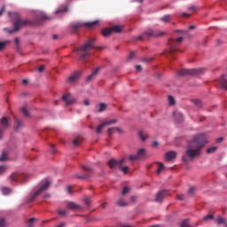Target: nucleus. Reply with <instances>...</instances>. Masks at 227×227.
I'll return each instance as SVG.
<instances>
[{"label":"nucleus","mask_w":227,"mask_h":227,"mask_svg":"<svg viewBox=\"0 0 227 227\" xmlns=\"http://www.w3.org/2000/svg\"><path fill=\"white\" fill-rule=\"evenodd\" d=\"M162 171H164V164L163 163H158V169H157V173H162Z\"/></svg>","instance_id":"e433bc0d"},{"label":"nucleus","mask_w":227,"mask_h":227,"mask_svg":"<svg viewBox=\"0 0 227 227\" xmlns=\"http://www.w3.org/2000/svg\"><path fill=\"white\" fill-rule=\"evenodd\" d=\"M10 41L0 42V51H3L6 45H9Z\"/></svg>","instance_id":"f704fd0d"},{"label":"nucleus","mask_w":227,"mask_h":227,"mask_svg":"<svg viewBox=\"0 0 227 227\" xmlns=\"http://www.w3.org/2000/svg\"><path fill=\"white\" fill-rule=\"evenodd\" d=\"M62 100L66 103L67 106H73V104H75L76 100L75 98H72V95L66 94L62 96Z\"/></svg>","instance_id":"4468645a"},{"label":"nucleus","mask_w":227,"mask_h":227,"mask_svg":"<svg viewBox=\"0 0 227 227\" xmlns=\"http://www.w3.org/2000/svg\"><path fill=\"white\" fill-rule=\"evenodd\" d=\"M181 17H183V18L191 17V13L183 12V13L181 14Z\"/></svg>","instance_id":"bf43d9fd"},{"label":"nucleus","mask_w":227,"mask_h":227,"mask_svg":"<svg viewBox=\"0 0 227 227\" xmlns=\"http://www.w3.org/2000/svg\"><path fill=\"white\" fill-rule=\"evenodd\" d=\"M58 214L59 215H67V211H65V210H58Z\"/></svg>","instance_id":"864d4df0"},{"label":"nucleus","mask_w":227,"mask_h":227,"mask_svg":"<svg viewBox=\"0 0 227 227\" xmlns=\"http://www.w3.org/2000/svg\"><path fill=\"white\" fill-rule=\"evenodd\" d=\"M8 160V153L4 152L0 157V161L4 162V160Z\"/></svg>","instance_id":"2f4dec72"},{"label":"nucleus","mask_w":227,"mask_h":227,"mask_svg":"<svg viewBox=\"0 0 227 227\" xmlns=\"http://www.w3.org/2000/svg\"><path fill=\"white\" fill-rule=\"evenodd\" d=\"M21 111H22V113H23V114H24L25 116H27V118H29V117L31 116V114H29V112L27 111V109L26 107H23V108L21 109Z\"/></svg>","instance_id":"ea45409f"},{"label":"nucleus","mask_w":227,"mask_h":227,"mask_svg":"<svg viewBox=\"0 0 227 227\" xmlns=\"http://www.w3.org/2000/svg\"><path fill=\"white\" fill-rule=\"evenodd\" d=\"M73 145H74V146H79L81 145V138H75L73 141Z\"/></svg>","instance_id":"37998d69"},{"label":"nucleus","mask_w":227,"mask_h":227,"mask_svg":"<svg viewBox=\"0 0 227 227\" xmlns=\"http://www.w3.org/2000/svg\"><path fill=\"white\" fill-rule=\"evenodd\" d=\"M134 56H136V52L131 51V52L129 53V61H130V59H134Z\"/></svg>","instance_id":"5fc2aeb1"},{"label":"nucleus","mask_w":227,"mask_h":227,"mask_svg":"<svg viewBox=\"0 0 227 227\" xmlns=\"http://www.w3.org/2000/svg\"><path fill=\"white\" fill-rule=\"evenodd\" d=\"M106 109H107V105H106V103H101L99 105L98 113H104V111H106Z\"/></svg>","instance_id":"c756f323"},{"label":"nucleus","mask_w":227,"mask_h":227,"mask_svg":"<svg viewBox=\"0 0 227 227\" xmlns=\"http://www.w3.org/2000/svg\"><path fill=\"white\" fill-rule=\"evenodd\" d=\"M184 41V37H179L176 40H169L168 43L170 45V48L165 52V54H168L169 56H173L176 51H178V44L182 43Z\"/></svg>","instance_id":"6e6552de"},{"label":"nucleus","mask_w":227,"mask_h":227,"mask_svg":"<svg viewBox=\"0 0 227 227\" xmlns=\"http://www.w3.org/2000/svg\"><path fill=\"white\" fill-rule=\"evenodd\" d=\"M43 70H45V66H43V65L40 66L38 68V72L42 73V72H43Z\"/></svg>","instance_id":"4d7b16f0"},{"label":"nucleus","mask_w":227,"mask_h":227,"mask_svg":"<svg viewBox=\"0 0 227 227\" xmlns=\"http://www.w3.org/2000/svg\"><path fill=\"white\" fill-rule=\"evenodd\" d=\"M104 123H105V125H114V123H118V120L114 119L112 121H105Z\"/></svg>","instance_id":"58836bf2"},{"label":"nucleus","mask_w":227,"mask_h":227,"mask_svg":"<svg viewBox=\"0 0 227 227\" xmlns=\"http://www.w3.org/2000/svg\"><path fill=\"white\" fill-rule=\"evenodd\" d=\"M164 35H166V32L149 29L145 31L143 35H139L138 37H137V40H143L144 36H145L146 38H160V36H164Z\"/></svg>","instance_id":"423d86ee"},{"label":"nucleus","mask_w":227,"mask_h":227,"mask_svg":"<svg viewBox=\"0 0 227 227\" xmlns=\"http://www.w3.org/2000/svg\"><path fill=\"white\" fill-rule=\"evenodd\" d=\"M136 70L137 72H141L143 70V68L141 67V66H136Z\"/></svg>","instance_id":"e2e57ef3"},{"label":"nucleus","mask_w":227,"mask_h":227,"mask_svg":"<svg viewBox=\"0 0 227 227\" xmlns=\"http://www.w3.org/2000/svg\"><path fill=\"white\" fill-rule=\"evenodd\" d=\"M35 218H30V219L28 220V222L30 223V224H32V223H35Z\"/></svg>","instance_id":"774afa93"},{"label":"nucleus","mask_w":227,"mask_h":227,"mask_svg":"<svg viewBox=\"0 0 227 227\" xmlns=\"http://www.w3.org/2000/svg\"><path fill=\"white\" fill-rule=\"evenodd\" d=\"M9 17H12L13 19V27L12 29L9 30V34L12 35V33H15V31H19V29H22V27H25V26H29L31 22L27 20H22L20 17V14L19 12H9Z\"/></svg>","instance_id":"f03ea898"},{"label":"nucleus","mask_w":227,"mask_h":227,"mask_svg":"<svg viewBox=\"0 0 227 227\" xmlns=\"http://www.w3.org/2000/svg\"><path fill=\"white\" fill-rule=\"evenodd\" d=\"M136 200H137V197H136V196H132V197L130 198L131 203H136Z\"/></svg>","instance_id":"69168bd1"},{"label":"nucleus","mask_w":227,"mask_h":227,"mask_svg":"<svg viewBox=\"0 0 227 227\" xmlns=\"http://www.w3.org/2000/svg\"><path fill=\"white\" fill-rule=\"evenodd\" d=\"M215 152H217V146H212L207 150V153H215Z\"/></svg>","instance_id":"72a5a7b5"},{"label":"nucleus","mask_w":227,"mask_h":227,"mask_svg":"<svg viewBox=\"0 0 227 227\" xmlns=\"http://www.w3.org/2000/svg\"><path fill=\"white\" fill-rule=\"evenodd\" d=\"M83 104H84V106H90V100L89 99H85L83 101Z\"/></svg>","instance_id":"338daca9"},{"label":"nucleus","mask_w":227,"mask_h":227,"mask_svg":"<svg viewBox=\"0 0 227 227\" xmlns=\"http://www.w3.org/2000/svg\"><path fill=\"white\" fill-rule=\"evenodd\" d=\"M6 166H0V175H3V173L6 172Z\"/></svg>","instance_id":"09e8293b"},{"label":"nucleus","mask_w":227,"mask_h":227,"mask_svg":"<svg viewBox=\"0 0 227 227\" xmlns=\"http://www.w3.org/2000/svg\"><path fill=\"white\" fill-rule=\"evenodd\" d=\"M196 192V187L192 186L189 189V194L190 196H192Z\"/></svg>","instance_id":"de8ad7c7"},{"label":"nucleus","mask_w":227,"mask_h":227,"mask_svg":"<svg viewBox=\"0 0 227 227\" xmlns=\"http://www.w3.org/2000/svg\"><path fill=\"white\" fill-rule=\"evenodd\" d=\"M114 132H116V129H114V128H110V129H108V130H107V134H108V136H113V134H114Z\"/></svg>","instance_id":"a19ab883"},{"label":"nucleus","mask_w":227,"mask_h":227,"mask_svg":"<svg viewBox=\"0 0 227 227\" xmlns=\"http://www.w3.org/2000/svg\"><path fill=\"white\" fill-rule=\"evenodd\" d=\"M107 164L110 169H114V168H116L117 166H120V161L112 158L108 160Z\"/></svg>","instance_id":"aec40b11"},{"label":"nucleus","mask_w":227,"mask_h":227,"mask_svg":"<svg viewBox=\"0 0 227 227\" xmlns=\"http://www.w3.org/2000/svg\"><path fill=\"white\" fill-rule=\"evenodd\" d=\"M176 200H178L179 201H184V200H185V195L184 194L176 195Z\"/></svg>","instance_id":"49530a36"},{"label":"nucleus","mask_w":227,"mask_h":227,"mask_svg":"<svg viewBox=\"0 0 227 227\" xmlns=\"http://www.w3.org/2000/svg\"><path fill=\"white\" fill-rule=\"evenodd\" d=\"M129 192H130V188L129 186H125L122 190V196H125V194H129Z\"/></svg>","instance_id":"4c0bfd02"},{"label":"nucleus","mask_w":227,"mask_h":227,"mask_svg":"<svg viewBox=\"0 0 227 227\" xmlns=\"http://www.w3.org/2000/svg\"><path fill=\"white\" fill-rule=\"evenodd\" d=\"M174 159H176V152L170 151L166 153L165 160L169 161V160H173Z\"/></svg>","instance_id":"f3484780"},{"label":"nucleus","mask_w":227,"mask_h":227,"mask_svg":"<svg viewBox=\"0 0 227 227\" xmlns=\"http://www.w3.org/2000/svg\"><path fill=\"white\" fill-rule=\"evenodd\" d=\"M116 205H118V207H129V202L125 201L122 198H120L117 200Z\"/></svg>","instance_id":"b1692460"},{"label":"nucleus","mask_w":227,"mask_h":227,"mask_svg":"<svg viewBox=\"0 0 227 227\" xmlns=\"http://www.w3.org/2000/svg\"><path fill=\"white\" fill-rule=\"evenodd\" d=\"M192 102L196 107H198V109H201L203 107V103L200 99H192Z\"/></svg>","instance_id":"393cba45"},{"label":"nucleus","mask_w":227,"mask_h":227,"mask_svg":"<svg viewBox=\"0 0 227 227\" xmlns=\"http://www.w3.org/2000/svg\"><path fill=\"white\" fill-rule=\"evenodd\" d=\"M92 49H95V38H90L88 42H86L82 46L78 48L76 51L79 54V56L82 59H84L88 56H90V51H92Z\"/></svg>","instance_id":"7ed1b4c3"},{"label":"nucleus","mask_w":227,"mask_h":227,"mask_svg":"<svg viewBox=\"0 0 227 227\" xmlns=\"http://www.w3.org/2000/svg\"><path fill=\"white\" fill-rule=\"evenodd\" d=\"M81 77V72H74L73 73L69 78H68V82L70 84H74V82H75V81H77L79 78Z\"/></svg>","instance_id":"dca6fc26"},{"label":"nucleus","mask_w":227,"mask_h":227,"mask_svg":"<svg viewBox=\"0 0 227 227\" xmlns=\"http://www.w3.org/2000/svg\"><path fill=\"white\" fill-rule=\"evenodd\" d=\"M75 176L78 178V180H88V178H91V174H84V175H79L76 174Z\"/></svg>","instance_id":"4be33fe9"},{"label":"nucleus","mask_w":227,"mask_h":227,"mask_svg":"<svg viewBox=\"0 0 227 227\" xmlns=\"http://www.w3.org/2000/svg\"><path fill=\"white\" fill-rule=\"evenodd\" d=\"M4 12H6V6L4 5L0 11V17L3 15V13H4Z\"/></svg>","instance_id":"13d9d810"},{"label":"nucleus","mask_w":227,"mask_h":227,"mask_svg":"<svg viewBox=\"0 0 227 227\" xmlns=\"http://www.w3.org/2000/svg\"><path fill=\"white\" fill-rule=\"evenodd\" d=\"M2 192H3L4 196H8V194H10L12 192V189H10L8 187H4V188H2Z\"/></svg>","instance_id":"c85d7f7f"},{"label":"nucleus","mask_w":227,"mask_h":227,"mask_svg":"<svg viewBox=\"0 0 227 227\" xmlns=\"http://www.w3.org/2000/svg\"><path fill=\"white\" fill-rule=\"evenodd\" d=\"M160 20H162V22H169L171 20V15L167 14L165 16H163Z\"/></svg>","instance_id":"473e14b6"},{"label":"nucleus","mask_w":227,"mask_h":227,"mask_svg":"<svg viewBox=\"0 0 227 227\" xmlns=\"http://www.w3.org/2000/svg\"><path fill=\"white\" fill-rule=\"evenodd\" d=\"M15 126H14V129L16 130H20V129H22V121H19V119H15Z\"/></svg>","instance_id":"a878e982"},{"label":"nucleus","mask_w":227,"mask_h":227,"mask_svg":"<svg viewBox=\"0 0 227 227\" xmlns=\"http://www.w3.org/2000/svg\"><path fill=\"white\" fill-rule=\"evenodd\" d=\"M208 143V137L205 134L195 136L192 141L188 142L185 153L182 157L183 162L193 160L196 157L201 155V150Z\"/></svg>","instance_id":"f257e3e1"},{"label":"nucleus","mask_w":227,"mask_h":227,"mask_svg":"<svg viewBox=\"0 0 227 227\" xmlns=\"http://www.w3.org/2000/svg\"><path fill=\"white\" fill-rule=\"evenodd\" d=\"M84 203L85 205H87V207H90V205L91 204V199L90 197H85Z\"/></svg>","instance_id":"79ce46f5"},{"label":"nucleus","mask_w":227,"mask_h":227,"mask_svg":"<svg viewBox=\"0 0 227 227\" xmlns=\"http://www.w3.org/2000/svg\"><path fill=\"white\" fill-rule=\"evenodd\" d=\"M145 159H148L146 148H140L137 150V154H130L129 156V160H130V162H136V160H143Z\"/></svg>","instance_id":"0eeeda50"},{"label":"nucleus","mask_w":227,"mask_h":227,"mask_svg":"<svg viewBox=\"0 0 227 227\" xmlns=\"http://www.w3.org/2000/svg\"><path fill=\"white\" fill-rule=\"evenodd\" d=\"M98 24V20H95L92 22H78V23H73L70 25L71 31L73 33H77V30L81 29V27H88L89 29H92V27H95Z\"/></svg>","instance_id":"39448f33"},{"label":"nucleus","mask_w":227,"mask_h":227,"mask_svg":"<svg viewBox=\"0 0 227 227\" xmlns=\"http://www.w3.org/2000/svg\"><path fill=\"white\" fill-rule=\"evenodd\" d=\"M188 10H189L190 12H198V7L192 5V6L189 7Z\"/></svg>","instance_id":"3c124183"},{"label":"nucleus","mask_w":227,"mask_h":227,"mask_svg":"<svg viewBox=\"0 0 227 227\" xmlns=\"http://www.w3.org/2000/svg\"><path fill=\"white\" fill-rule=\"evenodd\" d=\"M67 208L68 210H82V207H81L79 204L73 202V201H67Z\"/></svg>","instance_id":"2eb2a0df"},{"label":"nucleus","mask_w":227,"mask_h":227,"mask_svg":"<svg viewBox=\"0 0 227 227\" xmlns=\"http://www.w3.org/2000/svg\"><path fill=\"white\" fill-rule=\"evenodd\" d=\"M169 195V192L167 190H162L160 192L157 193L155 201H158L159 203H162V200L166 198V196Z\"/></svg>","instance_id":"ddd939ff"},{"label":"nucleus","mask_w":227,"mask_h":227,"mask_svg":"<svg viewBox=\"0 0 227 227\" xmlns=\"http://www.w3.org/2000/svg\"><path fill=\"white\" fill-rule=\"evenodd\" d=\"M223 141H224V137H223L216 139V143H223Z\"/></svg>","instance_id":"052dcab7"},{"label":"nucleus","mask_w":227,"mask_h":227,"mask_svg":"<svg viewBox=\"0 0 227 227\" xmlns=\"http://www.w3.org/2000/svg\"><path fill=\"white\" fill-rule=\"evenodd\" d=\"M27 178V176L25 174L12 173L10 176V179L12 182H24Z\"/></svg>","instance_id":"f8f14e48"},{"label":"nucleus","mask_w":227,"mask_h":227,"mask_svg":"<svg viewBox=\"0 0 227 227\" xmlns=\"http://www.w3.org/2000/svg\"><path fill=\"white\" fill-rule=\"evenodd\" d=\"M189 223H187V220H184L182 223H181V227H189Z\"/></svg>","instance_id":"603ef678"},{"label":"nucleus","mask_w":227,"mask_h":227,"mask_svg":"<svg viewBox=\"0 0 227 227\" xmlns=\"http://www.w3.org/2000/svg\"><path fill=\"white\" fill-rule=\"evenodd\" d=\"M143 61H145L147 63H150V61H153V59L149 58V59H144Z\"/></svg>","instance_id":"0e129e2a"},{"label":"nucleus","mask_w":227,"mask_h":227,"mask_svg":"<svg viewBox=\"0 0 227 227\" xmlns=\"http://www.w3.org/2000/svg\"><path fill=\"white\" fill-rule=\"evenodd\" d=\"M173 116L176 120L177 122H180V121H182V120H184V115L182 114V113L175 112L173 114Z\"/></svg>","instance_id":"5701e85b"},{"label":"nucleus","mask_w":227,"mask_h":227,"mask_svg":"<svg viewBox=\"0 0 227 227\" xmlns=\"http://www.w3.org/2000/svg\"><path fill=\"white\" fill-rule=\"evenodd\" d=\"M82 169L84 171H86L87 173H89V175H91V173H93V168L88 166V165H82Z\"/></svg>","instance_id":"bb28decb"},{"label":"nucleus","mask_w":227,"mask_h":227,"mask_svg":"<svg viewBox=\"0 0 227 227\" xmlns=\"http://www.w3.org/2000/svg\"><path fill=\"white\" fill-rule=\"evenodd\" d=\"M68 7L65 6L56 11V13H67Z\"/></svg>","instance_id":"c9c22d12"},{"label":"nucleus","mask_w":227,"mask_h":227,"mask_svg":"<svg viewBox=\"0 0 227 227\" xmlns=\"http://www.w3.org/2000/svg\"><path fill=\"white\" fill-rule=\"evenodd\" d=\"M98 72H100V67H97L91 74L87 76L86 78L87 82L93 81V79H95V77H97V75L98 74Z\"/></svg>","instance_id":"6ab92c4d"},{"label":"nucleus","mask_w":227,"mask_h":227,"mask_svg":"<svg viewBox=\"0 0 227 227\" xmlns=\"http://www.w3.org/2000/svg\"><path fill=\"white\" fill-rule=\"evenodd\" d=\"M115 132H119V134H123V129L121 128L114 127Z\"/></svg>","instance_id":"6e6d98bb"},{"label":"nucleus","mask_w":227,"mask_h":227,"mask_svg":"<svg viewBox=\"0 0 227 227\" xmlns=\"http://www.w3.org/2000/svg\"><path fill=\"white\" fill-rule=\"evenodd\" d=\"M6 226V220L4 218L0 219V227Z\"/></svg>","instance_id":"8fccbe9b"},{"label":"nucleus","mask_w":227,"mask_h":227,"mask_svg":"<svg viewBox=\"0 0 227 227\" xmlns=\"http://www.w3.org/2000/svg\"><path fill=\"white\" fill-rule=\"evenodd\" d=\"M139 137L142 141H146L149 137L148 134L143 132V131H140L139 132Z\"/></svg>","instance_id":"cd10ccee"},{"label":"nucleus","mask_w":227,"mask_h":227,"mask_svg":"<svg viewBox=\"0 0 227 227\" xmlns=\"http://www.w3.org/2000/svg\"><path fill=\"white\" fill-rule=\"evenodd\" d=\"M68 194H72L74 192L72 191V186H67Z\"/></svg>","instance_id":"680f3d73"},{"label":"nucleus","mask_w":227,"mask_h":227,"mask_svg":"<svg viewBox=\"0 0 227 227\" xmlns=\"http://www.w3.org/2000/svg\"><path fill=\"white\" fill-rule=\"evenodd\" d=\"M168 102L170 106H175V98H173V96H168Z\"/></svg>","instance_id":"a18cd8bd"},{"label":"nucleus","mask_w":227,"mask_h":227,"mask_svg":"<svg viewBox=\"0 0 227 227\" xmlns=\"http://www.w3.org/2000/svg\"><path fill=\"white\" fill-rule=\"evenodd\" d=\"M214 219V215H207L204 216L203 221H212Z\"/></svg>","instance_id":"c03bdc74"},{"label":"nucleus","mask_w":227,"mask_h":227,"mask_svg":"<svg viewBox=\"0 0 227 227\" xmlns=\"http://www.w3.org/2000/svg\"><path fill=\"white\" fill-rule=\"evenodd\" d=\"M224 77H226V75L223 74L218 80V83L220 84L222 90H227V80Z\"/></svg>","instance_id":"a211bd4d"},{"label":"nucleus","mask_w":227,"mask_h":227,"mask_svg":"<svg viewBox=\"0 0 227 227\" xmlns=\"http://www.w3.org/2000/svg\"><path fill=\"white\" fill-rule=\"evenodd\" d=\"M123 162H125V158H122L120 160L119 168L122 170L124 175H127V173H129V167L128 166L123 167Z\"/></svg>","instance_id":"412c9836"},{"label":"nucleus","mask_w":227,"mask_h":227,"mask_svg":"<svg viewBox=\"0 0 227 227\" xmlns=\"http://www.w3.org/2000/svg\"><path fill=\"white\" fill-rule=\"evenodd\" d=\"M106 127L105 122L101 123L96 129L97 134H102V129Z\"/></svg>","instance_id":"7c9ffc66"},{"label":"nucleus","mask_w":227,"mask_h":227,"mask_svg":"<svg viewBox=\"0 0 227 227\" xmlns=\"http://www.w3.org/2000/svg\"><path fill=\"white\" fill-rule=\"evenodd\" d=\"M202 69H180L177 71V75L179 77H185L187 75H200Z\"/></svg>","instance_id":"1a4fd4ad"},{"label":"nucleus","mask_w":227,"mask_h":227,"mask_svg":"<svg viewBox=\"0 0 227 227\" xmlns=\"http://www.w3.org/2000/svg\"><path fill=\"white\" fill-rule=\"evenodd\" d=\"M10 127V119L3 117L0 120V139H3V134Z\"/></svg>","instance_id":"9d476101"},{"label":"nucleus","mask_w":227,"mask_h":227,"mask_svg":"<svg viewBox=\"0 0 227 227\" xmlns=\"http://www.w3.org/2000/svg\"><path fill=\"white\" fill-rule=\"evenodd\" d=\"M103 36H111L113 33H121V27L114 26L111 28H105L102 30Z\"/></svg>","instance_id":"9b49d317"},{"label":"nucleus","mask_w":227,"mask_h":227,"mask_svg":"<svg viewBox=\"0 0 227 227\" xmlns=\"http://www.w3.org/2000/svg\"><path fill=\"white\" fill-rule=\"evenodd\" d=\"M49 187H51V182L50 181H45L37 191L34 192L32 194H30L27 197V203H33V201H35L36 200V198H38V196H40V194H42V192H45V191H47V189H49Z\"/></svg>","instance_id":"20e7f679"}]
</instances>
